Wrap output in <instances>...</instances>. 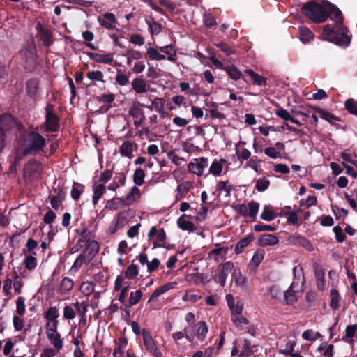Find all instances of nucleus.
Here are the masks:
<instances>
[{
	"mask_svg": "<svg viewBox=\"0 0 357 357\" xmlns=\"http://www.w3.org/2000/svg\"><path fill=\"white\" fill-rule=\"evenodd\" d=\"M301 10L305 15L316 23L326 21L328 16L338 24H342L343 21L341 11L330 3H324L321 6L314 2H307L303 6Z\"/></svg>",
	"mask_w": 357,
	"mask_h": 357,
	"instance_id": "obj_1",
	"label": "nucleus"
},
{
	"mask_svg": "<svg viewBox=\"0 0 357 357\" xmlns=\"http://www.w3.org/2000/svg\"><path fill=\"white\" fill-rule=\"evenodd\" d=\"M345 27L335 29L327 24L324 27L322 37L324 40L333 42L340 46L347 47L351 41V37Z\"/></svg>",
	"mask_w": 357,
	"mask_h": 357,
	"instance_id": "obj_2",
	"label": "nucleus"
},
{
	"mask_svg": "<svg viewBox=\"0 0 357 357\" xmlns=\"http://www.w3.org/2000/svg\"><path fill=\"white\" fill-rule=\"evenodd\" d=\"M45 145V139L39 133L29 132L24 140V154L36 153L43 149Z\"/></svg>",
	"mask_w": 357,
	"mask_h": 357,
	"instance_id": "obj_3",
	"label": "nucleus"
},
{
	"mask_svg": "<svg viewBox=\"0 0 357 357\" xmlns=\"http://www.w3.org/2000/svg\"><path fill=\"white\" fill-rule=\"evenodd\" d=\"M16 126L17 124L13 116L3 114L0 116V151L4 147L6 132Z\"/></svg>",
	"mask_w": 357,
	"mask_h": 357,
	"instance_id": "obj_4",
	"label": "nucleus"
},
{
	"mask_svg": "<svg viewBox=\"0 0 357 357\" xmlns=\"http://www.w3.org/2000/svg\"><path fill=\"white\" fill-rule=\"evenodd\" d=\"M142 335L145 349L154 357H162V351L158 347L151 333L147 330L143 329Z\"/></svg>",
	"mask_w": 357,
	"mask_h": 357,
	"instance_id": "obj_5",
	"label": "nucleus"
},
{
	"mask_svg": "<svg viewBox=\"0 0 357 357\" xmlns=\"http://www.w3.org/2000/svg\"><path fill=\"white\" fill-rule=\"evenodd\" d=\"M259 208V203L251 201L247 204H238L235 207L236 211L243 217L255 219Z\"/></svg>",
	"mask_w": 357,
	"mask_h": 357,
	"instance_id": "obj_6",
	"label": "nucleus"
},
{
	"mask_svg": "<svg viewBox=\"0 0 357 357\" xmlns=\"http://www.w3.org/2000/svg\"><path fill=\"white\" fill-rule=\"evenodd\" d=\"M148 238L153 241V248L164 247L166 234L163 229H158L156 227H152L149 233Z\"/></svg>",
	"mask_w": 357,
	"mask_h": 357,
	"instance_id": "obj_7",
	"label": "nucleus"
},
{
	"mask_svg": "<svg viewBox=\"0 0 357 357\" xmlns=\"http://www.w3.org/2000/svg\"><path fill=\"white\" fill-rule=\"evenodd\" d=\"M208 159L205 157L194 158L188 165V170L189 172L201 176L203 175L204 169L208 167Z\"/></svg>",
	"mask_w": 357,
	"mask_h": 357,
	"instance_id": "obj_8",
	"label": "nucleus"
},
{
	"mask_svg": "<svg viewBox=\"0 0 357 357\" xmlns=\"http://www.w3.org/2000/svg\"><path fill=\"white\" fill-rule=\"evenodd\" d=\"M142 106L143 105L139 102H134L129 109V116L133 119L134 125L136 127L141 126L145 119Z\"/></svg>",
	"mask_w": 357,
	"mask_h": 357,
	"instance_id": "obj_9",
	"label": "nucleus"
},
{
	"mask_svg": "<svg viewBox=\"0 0 357 357\" xmlns=\"http://www.w3.org/2000/svg\"><path fill=\"white\" fill-rule=\"evenodd\" d=\"M45 126L46 130L50 132L56 131L59 127V118L53 113L52 105H47L46 107Z\"/></svg>",
	"mask_w": 357,
	"mask_h": 357,
	"instance_id": "obj_10",
	"label": "nucleus"
},
{
	"mask_svg": "<svg viewBox=\"0 0 357 357\" xmlns=\"http://www.w3.org/2000/svg\"><path fill=\"white\" fill-rule=\"evenodd\" d=\"M45 333L54 349L59 351L63 348V342L61 335L57 331V328H46Z\"/></svg>",
	"mask_w": 357,
	"mask_h": 357,
	"instance_id": "obj_11",
	"label": "nucleus"
},
{
	"mask_svg": "<svg viewBox=\"0 0 357 357\" xmlns=\"http://www.w3.org/2000/svg\"><path fill=\"white\" fill-rule=\"evenodd\" d=\"M42 169L41 165L36 161L31 160L24 169V176L26 178H36Z\"/></svg>",
	"mask_w": 357,
	"mask_h": 357,
	"instance_id": "obj_12",
	"label": "nucleus"
},
{
	"mask_svg": "<svg viewBox=\"0 0 357 357\" xmlns=\"http://www.w3.org/2000/svg\"><path fill=\"white\" fill-rule=\"evenodd\" d=\"M234 268V264L231 261L224 263L220 268V273L216 276V280L222 286L224 287L229 275Z\"/></svg>",
	"mask_w": 357,
	"mask_h": 357,
	"instance_id": "obj_13",
	"label": "nucleus"
},
{
	"mask_svg": "<svg viewBox=\"0 0 357 357\" xmlns=\"http://www.w3.org/2000/svg\"><path fill=\"white\" fill-rule=\"evenodd\" d=\"M208 331V326L205 321H200L197 322L194 327V333H192L194 336V342L195 339L200 342H204L206 340Z\"/></svg>",
	"mask_w": 357,
	"mask_h": 357,
	"instance_id": "obj_14",
	"label": "nucleus"
},
{
	"mask_svg": "<svg viewBox=\"0 0 357 357\" xmlns=\"http://www.w3.org/2000/svg\"><path fill=\"white\" fill-rule=\"evenodd\" d=\"M59 310L56 307H50L45 314V318L47 320L46 328H57L59 321Z\"/></svg>",
	"mask_w": 357,
	"mask_h": 357,
	"instance_id": "obj_15",
	"label": "nucleus"
},
{
	"mask_svg": "<svg viewBox=\"0 0 357 357\" xmlns=\"http://www.w3.org/2000/svg\"><path fill=\"white\" fill-rule=\"evenodd\" d=\"M227 160L224 158L214 159L209 167V174L214 176H220L223 174L224 167Z\"/></svg>",
	"mask_w": 357,
	"mask_h": 357,
	"instance_id": "obj_16",
	"label": "nucleus"
},
{
	"mask_svg": "<svg viewBox=\"0 0 357 357\" xmlns=\"http://www.w3.org/2000/svg\"><path fill=\"white\" fill-rule=\"evenodd\" d=\"M88 55L96 62L104 64H110L114 60V54L112 53L89 52Z\"/></svg>",
	"mask_w": 357,
	"mask_h": 357,
	"instance_id": "obj_17",
	"label": "nucleus"
},
{
	"mask_svg": "<svg viewBox=\"0 0 357 357\" xmlns=\"http://www.w3.org/2000/svg\"><path fill=\"white\" fill-rule=\"evenodd\" d=\"M100 24L107 29H112L115 27L116 22L115 15L112 13H105L98 17Z\"/></svg>",
	"mask_w": 357,
	"mask_h": 357,
	"instance_id": "obj_18",
	"label": "nucleus"
},
{
	"mask_svg": "<svg viewBox=\"0 0 357 357\" xmlns=\"http://www.w3.org/2000/svg\"><path fill=\"white\" fill-rule=\"evenodd\" d=\"M141 198L140 190L137 185L133 186L130 192L127 194L123 203L127 205H132L139 201Z\"/></svg>",
	"mask_w": 357,
	"mask_h": 357,
	"instance_id": "obj_19",
	"label": "nucleus"
},
{
	"mask_svg": "<svg viewBox=\"0 0 357 357\" xmlns=\"http://www.w3.org/2000/svg\"><path fill=\"white\" fill-rule=\"evenodd\" d=\"M131 86L136 93L140 94L147 92L149 89L146 82L140 77L133 79L131 82Z\"/></svg>",
	"mask_w": 357,
	"mask_h": 357,
	"instance_id": "obj_20",
	"label": "nucleus"
},
{
	"mask_svg": "<svg viewBox=\"0 0 357 357\" xmlns=\"http://www.w3.org/2000/svg\"><path fill=\"white\" fill-rule=\"evenodd\" d=\"M185 337L188 342L194 344V336L192 333H189L188 328H185L183 331H176L173 333L172 338L175 342L177 343V347L180 349V344L178 342Z\"/></svg>",
	"mask_w": 357,
	"mask_h": 357,
	"instance_id": "obj_21",
	"label": "nucleus"
},
{
	"mask_svg": "<svg viewBox=\"0 0 357 357\" xmlns=\"http://www.w3.org/2000/svg\"><path fill=\"white\" fill-rule=\"evenodd\" d=\"M126 224V219L121 215H118L115 217L111 222L107 229V232L110 234H114L117 231L123 228Z\"/></svg>",
	"mask_w": 357,
	"mask_h": 357,
	"instance_id": "obj_22",
	"label": "nucleus"
},
{
	"mask_svg": "<svg viewBox=\"0 0 357 357\" xmlns=\"http://www.w3.org/2000/svg\"><path fill=\"white\" fill-rule=\"evenodd\" d=\"M176 284L177 283L175 282H170L158 287L151 294L149 302L167 292L168 291L173 289L176 286Z\"/></svg>",
	"mask_w": 357,
	"mask_h": 357,
	"instance_id": "obj_23",
	"label": "nucleus"
},
{
	"mask_svg": "<svg viewBox=\"0 0 357 357\" xmlns=\"http://www.w3.org/2000/svg\"><path fill=\"white\" fill-rule=\"evenodd\" d=\"M228 251L227 247H218L211 250L208 254V258L218 261L225 259Z\"/></svg>",
	"mask_w": 357,
	"mask_h": 357,
	"instance_id": "obj_24",
	"label": "nucleus"
},
{
	"mask_svg": "<svg viewBox=\"0 0 357 357\" xmlns=\"http://www.w3.org/2000/svg\"><path fill=\"white\" fill-rule=\"evenodd\" d=\"M296 282H293L289 288L283 292V301L286 304H292L296 301Z\"/></svg>",
	"mask_w": 357,
	"mask_h": 357,
	"instance_id": "obj_25",
	"label": "nucleus"
},
{
	"mask_svg": "<svg viewBox=\"0 0 357 357\" xmlns=\"http://www.w3.org/2000/svg\"><path fill=\"white\" fill-rule=\"evenodd\" d=\"M283 292L284 291L279 285L272 284L267 290V295L271 299L280 302L282 301V294Z\"/></svg>",
	"mask_w": 357,
	"mask_h": 357,
	"instance_id": "obj_26",
	"label": "nucleus"
},
{
	"mask_svg": "<svg viewBox=\"0 0 357 357\" xmlns=\"http://www.w3.org/2000/svg\"><path fill=\"white\" fill-rule=\"evenodd\" d=\"M115 96L112 93H106L100 96L98 98L99 102L105 103L100 108L101 112H107L112 107L111 103L114 100Z\"/></svg>",
	"mask_w": 357,
	"mask_h": 357,
	"instance_id": "obj_27",
	"label": "nucleus"
},
{
	"mask_svg": "<svg viewBox=\"0 0 357 357\" xmlns=\"http://www.w3.org/2000/svg\"><path fill=\"white\" fill-rule=\"evenodd\" d=\"M177 225L183 231H193L196 228L194 223L187 219L185 215H181L177 220Z\"/></svg>",
	"mask_w": 357,
	"mask_h": 357,
	"instance_id": "obj_28",
	"label": "nucleus"
},
{
	"mask_svg": "<svg viewBox=\"0 0 357 357\" xmlns=\"http://www.w3.org/2000/svg\"><path fill=\"white\" fill-rule=\"evenodd\" d=\"M98 250H99L98 243L95 240H92V241L88 242V245L82 253L84 255H86V257L90 256L91 257L90 260L91 261L93 259V258L94 257V256L96 255V254L98 252Z\"/></svg>",
	"mask_w": 357,
	"mask_h": 357,
	"instance_id": "obj_29",
	"label": "nucleus"
},
{
	"mask_svg": "<svg viewBox=\"0 0 357 357\" xmlns=\"http://www.w3.org/2000/svg\"><path fill=\"white\" fill-rule=\"evenodd\" d=\"M314 110L319 114L320 118L327 121L331 124H333L335 121H339V119L337 116H335L333 114L328 112V111L322 109L319 107H314Z\"/></svg>",
	"mask_w": 357,
	"mask_h": 357,
	"instance_id": "obj_30",
	"label": "nucleus"
},
{
	"mask_svg": "<svg viewBox=\"0 0 357 357\" xmlns=\"http://www.w3.org/2000/svg\"><path fill=\"white\" fill-rule=\"evenodd\" d=\"M278 243V238L273 234H263L259 239V243L261 246L274 245Z\"/></svg>",
	"mask_w": 357,
	"mask_h": 357,
	"instance_id": "obj_31",
	"label": "nucleus"
},
{
	"mask_svg": "<svg viewBox=\"0 0 357 357\" xmlns=\"http://www.w3.org/2000/svg\"><path fill=\"white\" fill-rule=\"evenodd\" d=\"M357 331V326L349 325L345 329V335L342 337V340L345 342L353 344L354 342V336Z\"/></svg>",
	"mask_w": 357,
	"mask_h": 357,
	"instance_id": "obj_32",
	"label": "nucleus"
},
{
	"mask_svg": "<svg viewBox=\"0 0 357 357\" xmlns=\"http://www.w3.org/2000/svg\"><path fill=\"white\" fill-rule=\"evenodd\" d=\"M133 146L134 144L130 141L124 142L119 149L121 156L127 157L128 158H132Z\"/></svg>",
	"mask_w": 357,
	"mask_h": 357,
	"instance_id": "obj_33",
	"label": "nucleus"
},
{
	"mask_svg": "<svg viewBox=\"0 0 357 357\" xmlns=\"http://www.w3.org/2000/svg\"><path fill=\"white\" fill-rule=\"evenodd\" d=\"M106 191V188L104 183H95L93 185V203L96 204L100 197L104 195Z\"/></svg>",
	"mask_w": 357,
	"mask_h": 357,
	"instance_id": "obj_34",
	"label": "nucleus"
},
{
	"mask_svg": "<svg viewBox=\"0 0 357 357\" xmlns=\"http://www.w3.org/2000/svg\"><path fill=\"white\" fill-rule=\"evenodd\" d=\"M165 100L162 98H155L151 101V105L147 106L151 111H156L164 114L165 112L163 110Z\"/></svg>",
	"mask_w": 357,
	"mask_h": 357,
	"instance_id": "obj_35",
	"label": "nucleus"
},
{
	"mask_svg": "<svg viewBox=\"0 0 357 357\" xmlns=\"http://www.w3.org/2000/svg\"><path fill=\"white\" fill-rule=\"evenodd\" d=\"M159 47L155 48L149 47H146V55L151 60L161 61L165 60L166 56L160 53Z\"/></svg>",
	"mask_w": 357,
	"mask_h": 357,
	"instance_id": "obj_36",
	"label": "nucleus"
},
{
	"mask_svg": "<svg viewBox=\"0 0 357 357\" xmlns=\"http://www.w3.org/2000/svg\"><path fill=\"white\" fill-rule=\"evenodd\" d=\"M90 258V256L86 257L83 253H81L75 261L73 265L71 267V270L76 272L83 264H89L91 262Z\"/></svg>",
	"mask_w": 357,
	"mask_h": 357,
	"instance_id": "obj_37",
	"label": "nucleus"
},
{
	"mask_svg": "<svg viewBox=\"0 0 357 357\" xmlns=\"http://www.w3.org/2000/svg\"><path fill=\"white\" fill-rule=\"evenodd\" d=\"M341 156L345 164L350 163L357 167L356 155L351 151L347 149L341 153Z\"/></svg>",
	"mask_w": 357,
	"mask_h": 357,
	"instance_id": "obj_38",
	"label": "nucleus"
},
{
	"mask_svg": "<svg viewBox=\"0 0 357 357\" xmlns=\"http://www.w3.org/2000/svg\"><path fill=\"white\" fill-rule=\"evenodd\" d=\"M252 239L253 236L251 234L240 240L235 246V252L238 254L241 253L244 248L249 245Z\"/></svg>",
	"mask_w": 357,
	"mask_h": 357,
	"instance_id": "obj_39",
	"label": "nucleus"
},
{
	"mask_svg": "<svg viewBox=\"0 0 357 357\" xmlns=\"http://www.w3.org/2000/svg\"><path fill=\"white\" fill-rule=\"evenodd\" d=\"M35 255V252L30 254H25L24 264L28 270H33L37 266L38 263L36 258L34 257Z\"/></svg>",
	"mask_w": 357,
	"mask_h": 357,
	"instance_id": "obj_40",
	"label": "nucleus"
},
{
	"mask_svg": "<svg viewBox=\"0 0 357 357\" xmlns=\"http://www.w3.org/2000/svg\"><path fill=\"white\" fill-rule=\"evenodd\" d=\"M245 73L252 78L253 83L258 86H262L266 84V79L264 77L254 72L252 70L249 69Z\"/></svg>",
	"mask_w": 357,
	"mask_h": 357,
	"instance_id": "obj_41",
	"label": "nucleus"
},
{
	"mask_svg": "<svg viewBox=\"0 0 357 357\" xmlns=\"http://www.w3.org/2000/svg\"><path fill=\"white\" fill-rule=\"evenodd\" d=\"M24 284V283L22 278L17 273H15L13 277V286L16 294L22 293V289Z\"/></svg>",
	"mask_w": 357,
	"mask_h": 357,
	"instance_id": "obj_42",
	"label": "nucleus"
},
{
	"mask_svg": "<svg viewBox=\"0 0 357 357\" xmlns=\"http://www.w3.org/2000/svg\"><path fill=\"white\" fill-rule=\"evenodd\" d=\"M126 56L127 57V63L128 65H130L132 61L139 60L143 57V54L141 52L133 49L128 50Z\"/></svg>",
	"mask_w": 357,
	"mask_h": 357,
	"instance_id": "obj_43",
	"label": "nucleus"
},
{
	"mask_svg": "<svg viewBox=\"0 0 357 357\" xmlns=\"http://www.w3.org/2000/svg\"><path fill=\"white\" fill-rule=\"evenodd\" d=\"M314 38L313 33L307 27L300 28V40L304 43H309Z\"/></svg>",
	"mask_w": 357,
	"mask_h": 357,
	"instance_id": "obj_44",
	"label": "nucleus"
},
{
	"mask_svg": "<svg viewBox=\"0 0 357 357\" xmlns=\"http://www.w3.org/2000/svg\"><path fill=\"white\" fill-rule=\"evenodd\" d=\"M192 186V184L190 181H185L179 184L177 186V194H176V199H180L183 197V195L187 192Z\"/></svg>",
	"mask_w": 357,
	"mask_h": 357,
	"instance_id": "obj_45",
	"label": "nucleus"
},
{
	"mask_svg": "<svg viewBox=\"0 0 357 357\" xmlns=\"http://www.w3.org/2000/svg\"><path fill=\"white\" fill-rule=\"evenodd\" d=\"M77 313L81 316V321L85 320V314L88 310V303L86 302H76L73 304Z\"/></svg>",
	"mask_w": 357,
	"mask_h": 357,
	"instance_id": "obj_46",
	"label": "nucleus"
},
{
	"mask_svg": "<svg viewBox=\"0 0 357 357\" xmlns=\"http://www.w3.org/2000/svg\"><path fill=\"white\" fill-rule=\"evenodd\" d=\"M145 172L142 168H137L133 174V181L136 185L141 186L144 182Z\"/></svg>",
	"mask_w": 357,
	"mask_h": 357,
	"instance_id": "obj_47",
	"label": "nucleus"
},
{
	"mask_svg": "<svg viewBox=\"0 0 357 357\" xmlns=\"http://www.w3.org/2000/svg\"><path fill=\"white\" fill-rule=\"evenodd\" d=\"M330 306L333 310H337L340 307V294L336 289L331 290Z\"/></svg>",
	"mask_w": 357,
	"mask_h": 357,
	"instance_id": "obj_48",
	"label": "nucleus"
},
{
	"mask_svg": "<svg viewBox=\"0 0 357 357\" xmlns=\"http://www.w3.org/2000/svg\"><path fill=\"white\" fill-rule=\"evenodd\" d=\"M94 287L95 285L92 282H83L80 284L79 290L84 296H89L93 292Z\"/></svg>",
	"mask_w": 357,
	"mask_h": 357,
	"instance_id": "obj_49",
	"label": "nucleus"
},
{
	"mask_svg": "<svg viewBox=\"0 0 357 357\" xmlns=\"http://www.w3.org/2000/svg\"><path fill=\"white\" fill-rule=\"evenodd\" d=\"M16 314L20 316H24L26 312V305L25 298L22 296H20L17 298L16 301Z\"/></svg>",
	"mask_w": 357,
	"mask_h": 357,
	"instance_id": "obj_50",
	"label": "nucleus"
},
{
	"mask_svg": "<svg viewBox=\"0 0 357 357\" xmlns=\"http://www.w3.org/2000/svg\"><path fill=\"white\" fill-rule=\"evenodd\" d=\"M265 251L262 249H257L251 259L250 264L257 266L264 259Z\"/></svg>",
	"mask_w": 357,
	"mask_h": 357,
	"instance_id": "obj_51",
	"label": "nucleus"
},
{
	"mask_svg": "<svg viewBox=\"0 0 357 357\" xmlns=\"http://www.w3.org/2000/svg\"><path fill=\"white\" fill-rule=\"evenodd\" d=\"M233 324L238 328L241 329L244 326L248 325L249 321L243 314L238 316H231Z\"/></svg>",
	"mask_w": 357,
	"mask_h": 357,
	"instance_id": "obj_52",
	"label": "nucleus"
},
{
	"mask_svg": "<svg viewBox=\"0 0 357 357\" xmlns=\"http://www.w3.org/2000/svg\"><path fill=\"white\" fill-rule=\"evenodd\" d=\"M151 33L152 35H158L162 30V26L158 22H155L153 19L146 20Z\"/></svg>",
	"mask_w": 357,
	"mask_h": 357,
	"instance_id": "obj_53",
	"label": "nucleus"
},
{
	"mask_svg": "<svg viewBox=\"0 0 357 357\" xmlns=\"http://www.w3.org/2000/svg\"><path fill=\"white\" fill-rule=\"evenodd\" d=\"M269 180L263 177L256 181L255 188L259 192H264L269 187Z\"/></svg>",
	"mask_w": 357,
	"mask_h": 357,
	"instance_id": "obj_54",
	"label": "nucleus"
},
{
	"mask_svg": "<svg viewBox=\"0 0 357 357\" xmlns=\"http://www.w3.org/2000/svg\"><path fill=\"white\" fill-rule=\"evenodd\" d=\"M225 70L229 76L234 80L239 79L242 76L241 71L234 66L227 67Z\"/></svg>",
	"mask_w": 357,
	"mask_h": 357,
	"instance_id": "obj_55",
	"label": "nucleus"
},
{
	"mask_svg": "<svg viewBox=\"0 0 357 357\" xmlns=\"http://www.w3.org/2000/svg\"><path fill=\"white\" fill-rule=\"evenodd\" d=\"M320 337L318 332H314L312 330L307 329L303 332L302 337L307 341H314Z\"/></svg>",
	"mask_w": 357,
	"mask_h": 357,
	"instance_id": "obj_56",
	"label": "nucleus"
},
{
	"mask_svg": "<svg viewBox=\"0 0 357 357\" xmlns=\"http://www.w3.org/2000/svg\"><path fill=\"white\" fill-rule=\"evenodd\" d=\"M202 298V296L195 294L192 291H188L183 296L182 299L183 301H188L191 303H195Z\"/></svg>",
	"mask_w": 357,
	"mask_h": 357,
	"instance_id": "obj_57",
	"label": "nucleus"
},
{
	"mask_svg": "<svg viewBox=\"0 0 357 357\" xmlns=\"http://www.w3.org/2000/svg\"><path fill=\"white\" fill-rule=\"evenodd\" d=\"M345 108L349 113L357 116V102L354 99L349 98L345 102Z\"/></svg>",
	"mask_w": 357,
	"mask_h": 357,
	"instance_id": "obj_58",
	"label": "nucleus"
},
{
	"mask_svg": "<svg viewBox=\"0 0 357 357\" xmlns=\"http://www.w3.org/2000/svg\"><path fill=\"white\" fill-rule=\"evenodd\" d=\"M138 273L139 270L137 266L135 264H130L126 268L125 275L127 278L133 279L138 275Z\"/></svg>",
	"mask_w": 357,
	"mask_h": 357,
	"instance_id": "obj_59",
	"label": "nucleus"
},
{
	"mask_svg": "<svg viewBox=\"0 0 357 357\" xmlns=\"http://www.w3.org/2000/svg\"><path fill=\"white\" fill-rule=\"evenodd\" d=\"M23 316L14 315L13 317V326L15 331H22L24 327V320Z\"/></svg>",
	"mask_w": 357,
	"mask_h": 357,
	"instance_id": "obj_60",
	"label": "nucleus"
},
{
	"mask_svg": "<svg viewBox=\"0 0 357 357\" xmlns=\"http://www.w3.org/2000/svg\"><path fill=\"white\" fill-rule=\"evenodd\" d=\"M345 199L348 202L349 206L354 209L357 210V191H355L354 195H350L345 192L344 194Z\"/></svg>",
	"mask_w": 357,
	"mask_h": 357,
	"instance_id": "obj_61",
	"label": "nucleus"
},
{
	"mask_svg": "<svg viewBox=\"0 0 357 357\" xmlns=\"http://www.w3.org/2000/svg\"><path fill=\"white\" fill-rule=\"evenodd\" d=\"M275 215L273 211L268 206H265L261 214V218L265 221H271L274 220Z\"/></svg>",
	"mask_w": 357,
	"mask_h": 357,
	"instance_id": "obj_62",
	"label": "nucleus"
},
{
	"mask_svg": "<svg viewBox=\"0 0 357 357\" xmlns=\"http://www.w3.org/2000/svg\"><path fill=\"white\" fill-rule=\"evenodd\" d=\"M142 295L143 293L140 289L131 292L129 298V304L130 305H136L142 298Z\"/></svg>",
	"mask_w": 357,
	"mask_h": 357,
	"instance_id": "obj_63",
	"label": "nucleus"
},
{
	"mask_svg": "<svg viewBox=\"0 0 357 357\" xmlns=\"http://www.w3.org/2000/svg\"><path fill=\"white\" fill-rule=\"evenodd\" d=\"M232 276L234 278L235 283L239 285H243L245 283V278L241 275L238 268H234Z\"/></svg>",
	"mask_w": 357,
	"mask_h": 357,
	"instance_id": "obj_64",
	"label": "nucleus"
}]
</instances>
